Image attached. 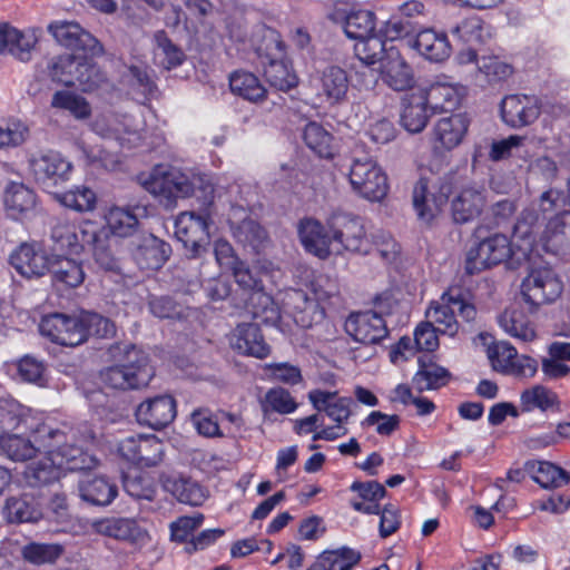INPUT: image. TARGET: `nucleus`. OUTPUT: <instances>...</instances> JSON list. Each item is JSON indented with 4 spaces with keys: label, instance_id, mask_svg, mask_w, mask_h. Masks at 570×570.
Here are the masks:
<instances>
[{
    "label": "nucleus",
    "instance_id": "nucleus-42",
    "mask_svg": "<svg viewBox=\"0 0 570 570\" xmlns=\"http://www.w3.org/2000/svg\"><path fill=\"white\" fill-rule=\"evenodd\" d=\"M79 490L83 500L97 505H107L117 495L116 485L102 476H86L80 481Z\"/></svg>",
    "mask_w": 570,
    "mask_h": 570
},
{
    "label": "nucleus",
    "instance_id": "nucleus-39",
    "mask_svg": "<svg viewBox=\"0 0 570 570\" xmlns=\"http://www.w3.org/2000/svg\"><path fill=\"white\" fill-rule=\"evenodd\" d=\"M525 471L534 482L546 489L563 487L570 480L567 471L547 461H528Z\"/></svg>",
    "mask_w": 570,
    "mask_h": 570
},
{
    "label": "nucleus",
    "instance_id": "nucleus-28",
    "mask_svg": "<svg viewBox=\"0 0 570 570\" xmlns=\"http://www.w3.org/2000/svg\"><path fill=\"white\" fill-rule=\"evenodd\" d=\"M92 530L117 540L142 543L148 539L147 531L136 520L129 518H105L91 522Z\"/></svg>",
    "mask_w": 570,
    "mask_h": 570
},
{
    "label": "nucleus",
    "instance_id": "nucleus-27",
    "mask_svg": "<svg viewBox=\"0 0 570 570\" xmlns=\"http://www.w3.org/2000/svg\"><path fill=\"white\" fill-rule=\"evenodd\" d=\"M431 111H449L460 105L463 88L459 85L438 78L428 87L419 89Z\"/></svg>",
    "mask_w": 570,
    "mask_h": 570
},
{
    "label": "nucleus",
    "instance_id": "nucleus-30",
    "mask_svg": "<svg viewBox=\"0 0 570 570\" xmlns=\"http://www.w3.org/2000/svg\"><path fill=\"white\" fill-rule=\"evenodd\" d=\"M43 422L30 415V410L13 399H0V434H8L24 426L35 435V430Z\"/></svg>",
    "mask_w": 570,
    "mask_h": 570
},
{
    "label": "nucleus",
    "instance_id": "nucleus-4",
    "mask_svg": "<svg viewBox=\"0 0 570 570\" xmlns=\"http://www.w3.org/2000/svg\"><path fill=\"white\" fill-rule=\"evenodd\" d=\"M314 299L302 289H291L284 298L283 316L287 315L302 328H308L324 316L323 304H335L340 301V286L335 278L320 275L312 283Z\"/></svg>",
    "mask_w": 570,
    "mask_h": 570
},
{
    "label": "nucleus",
    "instance_id": "nucleus-55",
    "mask_svg": "<svg viewBox=\"0 0 570 570\" xmlns=\"http://www.w3.org/2000/svg\"><path fill=\"white\" fill-rule=\"evenodd\" d=\"M389 47L375 33L366 38H361L354 46V51L361 63L375 65L382 62Z\"/></svg>",
    "mask_w": 570,
    "mask_h": 570
},
{
    "label": "nucleus",
    "instance_id": "nucleus-41",
    "mask_svg": "<svg viewBox=\"0 0 570 570\" xmlns=\"http://www.w3.org/2000/svg\"><path fill=\"white\" fill-rule=\"evenodd\" d=\"M361 559L353 549L343 547L323 551L307 570H351Z\"/></svg>",
    "mask_w": 570,
    "mask_h": 570
},
{
    "label": "nucleus",
    "instance_id": "nucleus-11",
    "mask_svg": "<svg viewBox=\"0 0 570 570\" xmlns=\"http://www.w3.org/2000/svg\"><path fill=\"white\" fill-rule=\"evenodd\" d=\"M203 214L183 212L175 219V237L180 242L189 257H200L209 245V215L202 207Z\"/></svg>",
    "mask_w": 570,
    "mask_h": 570
},
{
    "label": "nucleus",
    "instance_id": "nucleus-51",
    "mask_svg": "<svg viewBox=\"0 0 570 570\" xmlns=\"http://www.w3.org/2000/svg\"><path fill=\"white\" fill-rule=\"evenodd\" d=\"M55 198L65 207L76 212H91L96 208L97 196L86 186H76L65 193L56 194Z\"/></svg>",
    "mask_w": 570,
    "mask_h": 570
},
{
    "label": "nucleus",
    "instance_id": "nucleus-64",
    "mask_svg": "<svg viewBox=\"0 0 570 570\" xmlns=\"http://www.w3.org/2000/svg\"><path fill=\"white\" fill-rule=\"evenodd\" d=\"M487 354L492 367L504 374L513 357L517 356V350L509 342L500 341L489 345Z\"/></svg>",
    "mask_w": 570,
    "mask_h": 570
},
{
    "label": "nucleus",
    "instance_id": "nucleus-54",
    "mask_svg": "<svg viewBox=\"0 0 570 570\" xmlns=\"http://www.w3.org/2000/svg\"><path fill=\"white\" fill-rule=\"evenodd\" d=\"M303 139L306 146L320 157H331L332 135L317 122H309L305 126Z\"/></svg>",
    "mask_w": 570,
    "mask_h": 570
},
{
    "label": "nucleus",
    "instance_id": "nucleus-44",
    "mask_svg": "<svg viewBox=\"0 0 570 570\" xmlns=\"http://www.w3.org/2000/svg\"><path fill=\"white\" fill-rule=\"evenodd\" d=\"M51 239L57 249L70 254H79L87 246L81 234V225L77 227L63 220H58L52 227Z\"/></svg>",
    "mask_w": 570,
    "mask_h": 570
},
{
    "label": "nucleus",
    "instance_id": "nucleus-23",
    "mask_svg": "<svg viewBox=\"0 0 570 570\" xmlns=\"http://www.w3.org/2000/svg\"><path fill=\"white\" fill-rule=\"evenodd\" d=\"M176 401L170 395H158L141 402L136 410L140 424L154 430H160L170 424L176 417Z\"/></svg>",
    "mask_w": 570,
    "mask_h": 570
},
{
    "label": "nucleus",
    "instance_id": "nucleus-8",
    "mask_svg": "<svg viewBox=\"0 0 570 570\" xmlns=\"http://www.w3.org/2000/svg\"><path fill=\"white\" fill-rule=\"evenodd\" d=\"M519 246H522L520 238L509 239L503 234H493L482 239L475 248L470 249L465 269L469 274L478 273L482 269L499 265L511 257L518 262L527 258L522 256Z\"/></svg>",
    "mask_w": 570,
    "mask_h": 570
},
{
    "label": "nucleus",
    "instance_id": "nucleus-1",
    "mask_svg": "<svg viewBox=\"0 0 570 570\" xmlns=\"http://www.w3.org/2000/svg\"><path fill=\"white\" fill-rule=\"evenodd\" d=\"M35 442L46 455L23 471L30 487L55 482L67 471L91 470L98 465L95 455L76 445V433L67 424L42 423L35 430Z\"/></svg>",
    "mask_w": 570,
    "mask_h": 570
},
{
    "label": "nucleus",
    "instance_id": "nucleus-34",
    "mask_svg": "<svg viewBox=\"0 0 570 570\" xmlns=\"http://www.w3.org/2000/svg\"><path fill=\"white\" fill-rule=\"evenodd\" d=\"M429 106L417 90L402 100L401 125L412 134L421 132L429 120Z\"/></svg>",
    "mask_w": 570,
    "mask_h": 570
},
{
    "label": "nucleus",
    "instance_id": "nucleus-5",
    "mask_svg": "<svg viewBox=\"0 0 570 570\" xmlns=\"http://www.w3.org/2000/svg\"><path fill=\"white\" fill-rule=\"evenodd\" d=\"M111 355L116 364L101 372L106 386L115 390L138 389L150 381L153 371L147 355L136 346H115Z\"/></svg>",
    "mask_w": 570,
    "mask_h": 570
},
{
    "label": "nucleus",
    "instance_id": "nucleus-52",
    "mask_svg": "<svg viewBox=\"0 0 570 570\" xmlns=\"http://www.w3.org/2000/svg\"><path fill=\"white\" fill-rule=\"evenodd\" d=\"M345 35L354 40L366 38L375 33V16L368 10L351 12L345 20Z\"/></svg>",
    "mask_w": 570,
    "mask_h": 570
},
{
    "label": "nucleus",
    "instance_id": "nucleus-16",
    "mask_svg": "<svg viewBox=\"0 0 570 570\" xmlns=\"http://www.w3.org/2000/svg\"><path fill=\"white\" fill-rule=\"evenodd\" d=\"M132 118L124 115L104 114L95 118L91 124L92 130L108 140H117L126 149L140 145L141 135L137 128H132Z\"/></svg>",
    "mask_w": 570,
    "mask_h": 570
},
{
    "label": "nucleus",
    "instance_id": "nucleus-26",
    "mask_svg": "<svg viewBox=\"0 0 570 570\" xmlns=\"http://www.w3.org/2000/svg\"><path fill=\"white\" fill-rule=\"evenodd\" d=\"M380 73L383 81L393 90H406L414 82L412 68L400 51L392 46L382 58Z\"/></svg>",
    "mask_w": 570,
    "mask_h": 570
},
{
    "label": "nucleus",
    "instance_id": "nucleus-6",
    "mask_svg": "<svg viewBox=\"0 0 570 570\" xmlns=\"http://www.w3.org/2000/svg\"><path fill=\"white\" fill-rule=\"evenodd\" d=\"M377 312H362L352 314L345 322L346 333L361 344L376 345L387 336L386 323L381 314H393L400 304L390 294L385 293L375 302Z\"/></svg>",
    "mask_w": 570,
    "mask_h": 570
},
{
    "label": "nucleus",
    "instance_id": "nucleus-18",
    "mask_svg": "<svg viewBox=\"0 0 570 570\" xmlns=\"http://www.w3.org/2000/svg\"><path fill=\"white\" fill-rule=\"evenodd\" d=\"M48 30L60 45L86 57L104 52L101 43L76 22L56 21L49 24Z\"/></svg>",
    "mask_w": 570,
    "mask_h": 570
},
{
    "label": "nucleus",
    "instance_id": "nucleus-14",
    "mask_svg": "<svg viewBox=\"0 0 570 570\" xmlns=\"http://www.w3.org/2000/svg\"><path fill=\"white\" fill-rule=\"evenodd\" d=\"M81 324V313L79 315H66L53 313L42 317L39 330L40 333L51 342L77 346L86 341V332Z\"/></svg>",
    "mask_w": 570,
    "mask_h": 570
},
{
    "label": "nucleus",
    "instance_id": "nucleus-59",
    "mask_svg": "<svg viewBox=\"0 0 570 570\" xmlns=\"http://www.w3.org/2000/svg\"><path fill=\"white\" fill-rule=\"evenodd\" d=\"M448 371L436 364L421 365L413 376V384L419 391L438 389L446 383Z\"/></svg>",
    "mask_w": 570,
    "mask_h": 570
},
{
    "label": "nucleus",
    "instance_id": "nucleus-10",
    "mask_svg": "<svg viewBox=\"0 0 570 570\" xmlns=\"http://www.w3.org/2000/svg\"><path fill=\"white\" fill-rule=\"evenodd\" d=\"M348 178L353 190L367 200L380 202L387 194V177L370 157L353 159Z\"/></svg>",
    "mask_w": 570,
    "mask_h": 570
},
{
    "label": "nucleus",
    "instance_id": "nucleus-21",
    "mask_svg": "<svg viewBox=\"0 0 570 570\" xmlns=\"http://www.w3.org/2000/svg\"><path fill=\"white\" fill-rule=\"evenodd\" d=\"M297 230L299 240L308 253L322 259L335 255L334 236L328 229V223L324 226L316 219L306 218L299 222Z\"/></svg>",
    "mask_w": 570,
    "mask_h": 570
},
{
    "label": "nucleus",
    "instance_id": "nucleus-36",
    "mask_svg": "<svg viewBox=\"0 0 570 570\" xmlns=\"http://www.w3.org/2000/svg\"><path fill=\"white\" fill-rule=\"evenodd\" d=\"M164 489L179 502L202 505L207 499V491L196 481L181 476H168L163 482Z\"/></svg>",
    "mask_w": 570,
    "mask_h": 570
},
{
    "label": "nucleus",
    "instance_id": "nucleus-3",
    "mask_svg": "<svg viewBox=\"0 0 570 570\" xmlns=\"http://www.w3.org/2000/svg\"><path fill=\"white\" fill-rule=\"evenodd\" d=\"M514 236L522 242L519 246L522 256H528L535 245L553 254L570 249V210L560 212L544 224L539 223L533 210L522 212L514 226Z\"/></svg>",
    "mask_w": 570,
    "mask_h": 570
},
{
    "label": "nucleus",
    "instance_id": "nucleus-31",
    "mask_svg": "<svg viewBox=\"0 0 570 570\" xmlns=\"http://www.w3.org/2000/svg\"><path fill=\"white\" fill-rule=\"evenodd\" d=\"M81 234L87 246L91 247L96 263L106 271H114L117 267V261L107 245L106 229L86 219L81 224Z\"/></svg>",
    "mask_w": 570,
    "mask_h": 570
},
{
    "label": "nucleus",
    "instance_id": "nucleus-15",
    "mask_svg": "<svg viewBox=\"0 0 570 570\" xmlns=\"http://www.w3.org/2000/svg\"><path fill=\"white\" fill-rule=\"evenodd\" d=\"M51 258L41 244L26 242L11 252L9 263L19 275L31 279L49 272Z\"/></svg>",
    "mask_w": 570,
    "mask_h": 570
},
{
    "label": "nucleus",
    "instance_id": "nucleus-63",
    "mask_svg": "<svg viewBox=\"0 0 570 570\" xmlns=\"http://www.w3.org/2000/svg\"><path fill=\"white\" fill-rule=\"evenodd\" d=\"M264 370L266 371L268 379L274 382H279L286 385H296L303 381L299 367L287 362L268 363L265 364Z\"/></svg>",
    "mask_w": 570,
    "mask_h": 570
},
{
    "label": "nucleus",
    "instance_id": "nucleus-19",
    "mask_svg": "<svg viewBox=\"0 0 570 570\" xmlns=\"http://www.w3.org/2000/svg\"><path fill=\"white\" fill-rule=\"evenodd\" d=\"M450 196L451 215L454 222L460 224L479 217L487 204L485 190L476 185L452 186Z\"/></svg>",
    "mask_w": 570,
    "mask_h": 570
},
{
    "label": "nucleus",
    "instance_id": "nucleus-61",
    "mask_svg": "<svg viewBox=\"0 0 570 570\" xmlns=\"http://www.w3.org/2000/svg\"><path fill=\"white\" fill-rule=\"evenodd\" d=\"M233 236L244 246H250L257 249L267 238L265 229L252 219H245L240 224L233 226Z\"/></svg>",
    "mask_w": 570,
    "mask_h": 570
},
{
    "label": "nucleus",
    "instance_id": "nucleus-22",
    "mask_svg": "<svg viewBox=\"0 0 570 570\" xmlns=\"http://www.w3.org/2000/svg\"><path fill=\"white\" fill-rule=\"evenodd\" d=\"M452 184L444 180L435 193H430L428 183L420 179L413 189V206L417 216L424 222H431L443 208L450 197Z\"/></svg>",
    "mask_w": 570,
    "mask_h": 570
},
{
    "label": "nucleus",
    "instance_id": "nucleus-38",
    "mask_svg": "<svg viewBox=\"0 0 570 570\" xmlns=\"http://www.w3.org/2000/svg\"><path fill=\"white\" fill-rule=\"evenodd\" d=\"M451 32L459 40L470 46L484 45L489 42L494 35L493 28L476 16L461 20L451 29Z\"/></svg>",
    "mask_w": 570,
    "mask_h": 570
},
{
    "label": "nucleus",
    "instance_id": "nucleus-24",
    "mask_svg": "<svg viewBox=\"0 0 570 570\" xmlns=\"http://www.w3.org/2000/svg\"><path fill=\"white\" fill-rule=\"evenodd\" d=\"M230 347L242 355L265 358L271 348L266 344L257 324H238L229 334Z\"/></svg>",
    "mask_w": 570,
    "mask_h": 570
},
{
    "label": "nucleus",
    "instance_id": "nucleus-13",
    "mask_svg": "<svg viewBox=\"0 0 570 570\" xmlns=\"http://www.w3.org/2000/svg\"><path fill=\"white\" fill-rule=\"evenodd\" d=\"M562 289V282L549 267L531 271L521 285L522 297L532 308L554 302Z\"/></svg>",
    "mask_w": 570,
    "mask_h": 570
},
{
    "label": "nucleus",
    "instance_id": "nucleus-35",
    "mask_svg": "<svg viewBox=\"0 0 570 570\" xmlns=\"http://www.w3.org/2000/svg\"><path fill=\"white\" fill-rule=\"evenodd\" d=\"M500 327L521 342H532L537 337L533 323L517 307L507 308L498 317Z\"/></svg>",
    "mask_w": 570,
    "mask_h": 570
},
{
    "label": "nucleus",
    "instance_id": "nucleus-20",
    "mask_svg": "<svg viewBox=\"0 0 570 570\" xmlns=\"http://www.w3.org/2000/svg\"><path fill=\"white\" fill-rule=\"evenodd\" d=\"M501 118L512 128H521L533 124L540 116L539 100L533 96L510 95L501 102Z\"/></svg>",
    "mask_w": 570,
    "mask_h": 570
},
{
    "label": "nucleus",
    "instance_id": "nucleus-60",
    "mask_svg": "<svg viewBox=\"0 0 570 570\" xmlns=\"http://www.w3.org/2000/svg\"><path fill=\"white\" fill-rule=\"evenodd\" d=\"M265 77L271 86L286 91L297 83V78L292 69L282 60H272L265 67Z\"/></svg>",
    "mask_w": 570,
    "mask_h": 570
},
{
    "label": "nucleus",
    "instance_id": "nucleus-32",
    "mask_svg": "<svg viewBox=\"0 0 570 570\" xmlns=\"http://www.w3.org/2000/svg\"><path fill=\"white\" fill-rule=\"evenodd\" d=\"M414 48L431 62H443L452 52L448 36L434 29L420 31L415 37Z\"/></svg>",
    "mask_w": 570,
    "mask_h": 570
},
{
    "label": "nucleus",
    "instance_id": "nucleus-2",
    "mask_svg": "<svg viewBox=\"0 0 570 570\" xmlns=\"http://www.w3.org/2000/svg\"><path fill=\"white\" fill-rule=\"evenodd\" d=\"M142 185L150 194L168 202L195 197L204 209L209 208L215 198L214 185L207 175L165 166L155 167Z\"/></svg>",
    "mask_w": 570,
    "mask_h": 570
},
{
    "label": "nucleus",
    "instance_id": "nucleus-7",
    "mask_svg": "<svg viewBox=\"0 0 570 570\" xmlns=\"http://www.w3.org/2000/svg\"><path fill=\"white\" fill-rule=\"evenodd\" d=\"M458 314L466 322L474 320L476 315L474 306L463 298L459 288H450L443 293L438 301L430 304L425 312L428 322L439 333L449 336H454L458 333Z\"/></svg>",
    "mask_w": 570,
    "mask_h": 570
},
{
    "label": "nucleus",
    "instance_id": "nucleus-46",
    "mask_svg": "<svg viewBox=\"0 0 570 570\" xmlns=\"http://www.w3.org/2000/svg\"><path fill=\"white\" fill-rule=\"evenodd\" d=\"M230 90L246 100L259 101L265 98L266 89L252 72L237 70L229 76Z\"/></svg>",
    "mask_w": 570,
    "mask_h": 570
},
{
    "label": "nucleus",
    "instance_id": "nucleus-47",
    "mask_svg": "<svg viewBox=\"0 0 570 570\" xmlns=\"http://www.w3.org/2000/svg\"><path fill=\"white\" fill-rule=\"evenodd\" d=\"M50 106L68 111L77 120H86L91 116V106L87 99L69 90L56 91L51 97Z\"/></svg>",
    "mask_w": 570,
    "mask_h": 570
},
{
    "label": "nucleus",
    "instance_id": "nucleus-49",
    "mask_svg": "<svg viewBox=\"0 0 570 570\" xmlns=\"http://www.w3.org/2000/svg\"><path fill=\"white\" fill-rule=\"evenodd\" d=\"M6 514L10 522H37L41 519L42 511L32 498L24 494L7 501Z\"/></svg>",
    "mask_w": 570,
    "mask_h": 570
},
{
    "label": "nucleus",
    "instance_id": "nucleus-48",
    "mask_svg": "<svg viewBox=\"0 0 570 570\" xmlns=\"http://www.w3.org/2000/svg\"><path fill=\"white\" fill-rule=\"evenodd\" d=\"M154 61L158 66L169 70L180 66L185 55L180 48L171 42L164 31H158L154 36Z\"/></svg>",
    "mask_w": 570,
    "mask_h": 570
},
{
    "label": "nucleus",
    "instance_id": "nucleus-50",
    "mask_svg": "<svg viewBox=\"0 0 570 570\" xmlns=\"http://www.w3.org/2000/svg\"><path fill=\"white\" fill-rule=\"evenodd\" d=\"M35 439V436L32 435ZM0 451L13 461H24L31 459L37 451L38 444L26 440L18 434H0Z\"/></svg>",
    "mask_w": 570,
    "mask_h": 570
},
{
    "label": "nucleus",
    "instance_id": "nucleus-25",
    "mask_svg": "<svg viewBox=\"0 0 570 570\" xmlns=\"http://www.w3.org/2000/svg\"><path fill=\"white\" fill-rule=\"evenodd\" d=\"M30 167L36 179L46 186L68 180L72 169L70 161L53 151L33 157Z\"/></svg>",
    "mask_w": 570,
    "mask_h": 570
},
{
    "label": "nucleus",
    "instance_id": "nucleus-58",
    "mask_svg": "<svg viewBox=\"0 0 570 570\" xmlns=\"http://www.w3.org/2000/svg\"><path fill=\"white\" fill-rule=\"evenodd\" d=\"M262 409L265 413L277 412L279 414H289L297 409V403L287 390L273 387L266 392L262 401Z\"/></svg>",
    "mask_w": 570,
    "mask_h": 570
},
{
    "label": "nucleus",
    "instance_id": "nucleus-45",
    "mask_svg": "<svg viewBox=\"0 0 570 570\" xmlns=\"http://www.w3.org/2000/svg\"><path fill=\"white\" fill-rule=\"evenodd\" d=\"M107 235L116 237H130L138 228L137 216L127 208L111 207L105 214Z\"/></svg>",
    "mask_w": 570,
    "mask_h": 570
},
{
    "label": "nucleus",
    "instance_id": "nucleus-40",
    "mask_svg": "<svg viewBox=\"0 0 570 570\" xmlns=\"http://www.w3.org/2000/svg\"><path fill=\"white\" fill-rule=\"evenodd\" d=\"M168 256L169 245L153 235L145 237L135 253L139 266L147 269L161 267Z\"/></svg>",
    "mask_w": 570,
    "mask_h": 570
},
{
    "label": "nucleus",
    "instance_id": "nucleus-9",
    "mask_svg": "<svg viewBox=\"0 0 570 570\" xmlns=\"http://www.w3.org/2000/svg\"><path fill=\"white\" fill-rule=\"evenodd\" d=\"M236 284L244 291L250 292L249 304L254 317L265 323L283 321V314L271 295L263 292L262 281L240 261L232 269Z\"/></svg>",
    "mask_w": 570,
    "mask_h": 570
},
{
    "label": "nucleus",
    "instance_id": "nucleus-43",
    "mask_svg": "<svg viewBox=\"0 0 570 570\" xmlns=\"http://www.w3.org/2000/svg\"><path fill=\"white\" fill-rule=\"evenodd\" d=\"M348 78L340 67H328L321 77V95L331 105L340 104L346 98Z\"/></svg>",
    "mask_w": 570,
    "mask_h": 570
},
{
    "label": "nucleus",
    "instance_id": "nucleus-53",
    "mask_svg": "<svg viewBox=\"0 0 570 570\" xmlns=\"http://www.w3.org/2000/svg\"><path fill=\"white\" fill-rule=\"evenodd\" d=\"M62 552L63 548L58 543L30 542L21 549L23 560L36 566L52 563Z\"/></svg>",
    "mask_w": 570,
    "mask_h": 570
},
{
    "label": "nucleus",
    "instance_id": "nucleus-37",
    "mask_svg": "<svg viewBox=\"0 0 570 570\" xmlns=\"http://www.w3.org/2000/svg\"><path fill=\"white\" fill-rule=\"evenodd\" d=\"M49 273L55 284L78 287L85 281L82 264L62 255L52 256Z\"/></svg>",
    "mask_w": 570,
    "mask_h": 570
},
{
    "label": "nucleus",
    "instance_id": "nucleus-62",
    "mask_svg": "<svg viewBox=\"0 0 570 570\" xmlns=\"http://www.w3.org/2000/svg\"><path fill=\"white\" fill-rule=\"evenodd\" d=\"M28 134V126L19 120L0 121V148L17 147L23 144Z\"/></svg>",
    "mask_w": 570,
    "mask_h": 570
},
{
    "label": "nucleus",
    "instance_id": "nucleus-29",
    "mask_svg": "<svg viewBox=\"0 0 570 570\" xmlns=\"http://www.w3.org/2000/svg\"><path fill=\"white\" fill-rule=\"evenodd\" d=\"M308 401L318 412H325L335 423L344 424L352 415L350 397H340L336 391L314 389L308 392Z\"/></svg>",
    "mask_w": 570,
    "mask_h": 570
},
{
    "label": "nucleus",
    "instance_id": "nucleus-56",
    "mask_svg": "<svg viewBox=\"0 0 570 570\" xmlns=\"http://www.w3.org/2000/svg\"><path fill=\"white\" fill-rule=\"evenodd\" d=\"M557 395L542 385H533L521 393L520 403L523 411L530 412L534 409L542 411L553 406Z\"/></svg>",
    "mask_w": 570,
    "mask_h": 570
},
{
    "label": "nucleus",
    "instance_id": "nucleus-17",
    "mask_svg": "<svg viewBox=\"0 0 570 570\" xmlns=\"http://www.w3.org/2000/svg\"><path fill=\"white\" fill-rule=\"evenodd\" d=\"M470 119L465 114H452L439 118L431 131V144L435 153L450 151L463 141Z\"/></svg>",
    "mask_w": 570,
    "mask_h": 570
},
{
    "label": "nucleus",
    "instance_id": "nucleus-57",
    "mask_svg": "<svg viewBox=\"0 0 570 570\" xmlns=\"http://www.w3.org/2000/svg\"><path fill=\"white\" fill-rule=\"evenodd\" d=\"M83 60L73 55L59 56L52 63V77L66 86H76Z\"/></svg>",
    "mask_w": 570,
    "mask_h": 570
},
{
    "label": "nucleus",
    "instance_id": "nucleus-12",
    "mask_svg": "<svg viewBox=\"0 0 570 570\" xmlns=\"http://www.w3.org/2000/svg\"><path fill=\"white\" fill-rule=\"evenodd\" d=\"M328 229L334 236L335 255L344 250L371 253L364 226L358 218L348 214H334L328 219Z\"/></svg>",
    "mask_w": 570,
    "mask_h": 570
},
{
    "label": "nucleus",
    "instance_id": "nucleus-33",
    "mask_svg": "<svg viewBox=\"0 0 570 570\" xmlns=\"http://www.w3.org/2000/svg\"><path fill=\"white\" fill-rule=\"evenodd\" d=\"M7 214L13 219H23L37 209V196L21 183H10L4 193Z\"/></svg>",
    "mask_w": 570,
    "mask_h": 570
}]
</instances>
